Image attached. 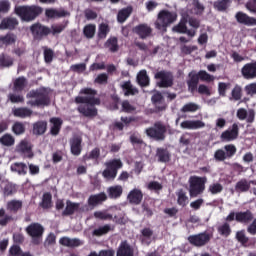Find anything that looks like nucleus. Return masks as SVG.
Wrapping results in <instances>:
<instances>
[{
    "mask_svg": "<svg viewBox=\"0 0 256 256\" xmlns=\"http://www.w3.org/2000/svg\"><path fill=\"white\" fill-rule=\"evenodd\" d=\"M80 95L76 96L74 102L78 105L77 111L83 117L88 119H93L99 114L97 106L101 105V98L95 97L97 95V90L93 88H82L80 90Z\"/></svg>",
    "mask_w": 256,
    "mask_h": 256,
    "instance_id": "obj_1",
    "label": "nucleus"
},
{
    "mask_svg": "<svg viewBox=\"0 0 256 256\" xmlns=\"http://www.w3.org/2000/svg\"><path fill=\"white\" fill-rule=\"evenodd\" d=\"M26 105L28 107H49L51 105V98L49 94L43 89L30 90L26 94Z\"/></svg>",
    "mask_w": 256,
    "mask_h": 256,
    "instance_id": "obj_2",
    "label": "nucleus"
},
{
    "mask_svg": "<svg viewBox=\"0 0 256 256\" xmlns=\"http://www.w3.org/2000/svg\"><path fill=\"white\" fill-rule=\"evenodd\" d=\"M14 11L22 21H26L27 23L35 20L43 12L39 6H16Z\"/></svg>",
    "mask_w": 256,
    "mask_h": 256,
    "instance_id": "obj_3",
    "label": "nucleus"
},
{
    "mask_svg": "<svg viewBox=\"0 0 256 256\" xmlns=\"http://www.w3.org/2000/svg\"><path fill=\"white\" fill-rule=\"evenodd\" d=\"M25 231L29 237H31L32 245H41L43 243V235L45 233V227L39 222H33L25 228Z\"/></svg>",
    "mask_w": 256,
    "mask_h": 256,
    "instance_id": "obj_4",
    "label": "nucleus"
},
{
    "mask_svg": "<svg viewBox=\"0 0 256 256\" xmlns=\"http://www.w3.org/2000/svg\"><path fill=\"white\" fill-rule=\"evenodd\" d=\"M188 183L190 197H199V195H203L205 191L207 177L191 176Z\"/></svg>",
    "mask_w": 256,
    "mask_h": 256,
    "instance_id": "obj_5",
    "label": "nucleus"
},
{
    "mask_svg": "<svg viewBox=\"0 0 256 256\" xmlns=\"http://www.w3.org/2000/svg\"><path fill=\"white\" fill-rule=\"evenodd\" d=\"M147 137L154 141H165L167 138V126L163 122H155L152 127L145 130Z\"/></svg>",
    "mask_w": 256,
    "mask_h": 256,
    "instance_id": "obj_6",
    "label": "nucleus"
},
{
    "mask_svg": "<svg viewBox=\"0 0 256 256\" xmlns=\"http://www.w3.org/2000/svg\"><path fill=\"white\" fill-rule=\"evenodd\" d=\"M104 165L106 169H104V171L102 172V176L104 177V179H108V181H114V179L117 177L119 169H123V161L117 158L105 162Z\"/></svg>",
    "mask_w": 256,
    "mask_h": 256,
    "instance_id": "obj_7",
    "label": "nucleus"
},
{
    "mask_svg": "<svg viewBox=\"0 0 256 256\" xmlns=\"http://www.w3.org/2000/svg\"><path fill=\"white\" fill-rule=\"evenodd\" d=\"M175 21H177V14L175 12L163 10L158 14L155 27L159 31H167V27H169L171 23H175Z\"/></svg>",
    "mask_w": 256,
    "mask_h": 256,
    "instance_id": "obj_8",
    "label": "nucleus"
},
{
    "mask_svg": "<svg viewBox=\"0 0 256 256\" xmlns=\"http://www.w3.org/2000/svg\"><path fill=\"white\" fill-rule=\"evenodd\" d=\"M253 219H255V216L251 210L240 211L236 213L231 211L225 218V221H227V223L236 221L237 223H242V225H249Z\"/></svg>",
    "mask_w": 256,
    "mask_h": 256,
    "instance_id": "obj_9",
    "label": "nucleus"
},
{
    "mask_svg": "<svg viewBox=\"0 0 256 256\" xmlns=\"http://www.w3.org/2000/svg\"><path fill=\"white\" fill-rule=\"evenodd\" d=\"M237 153V147L234 144L225 145L223 148L217 149L214 152V159L218 163L226 161V159H233Z\"/></svg>",
    "mask_w": 256,
    "mask_h": 256,
    "instance_id": "obj_10",
    "label": "nucleus"
},
{
    "mask_svg": "<svg viewBox=\"0 0 256 256\" xmlns=\"http://www.w3.org/2000/svg\"><path fill=\"white\" fill-rule=\"evenodd\" d=\"M213 235L211 233L205 231L199 234L190 235L188 237V241L190 245L194 247H205V245L209 244Z\"/></svg>",
    "mask_w": 256,
    "mask_h": 256,
    "instance_id": "obj_11",
    "label": "nucleus"
},
{
    "mask_svg": "<svg viewBox=\"0 0 256 256\" xmlns=\"http://www.w3.org/2000/svg\"><path fill=\"white\" fill-rule=\"evenodd\" d=\"M151 103L154 106L155 113L167 111V102H165V97H163V94L160 91L153 92Z\"/></svg>",
    "mask_w": 256,
    "mask_h": 256,
    "instance_id": "obj_12",
    "label": "nucleus"
},
{
    "mask_svg": "<svg viewBox=\"0 0 256 256\" xmlns=\"http://www.w3.org/2000/svg\"><path fill=\"white\" fill-rule=\"evenodd\" d=\"M187 21H189V15L182 13V19L180 20L179 24L172 28V31L175 33H186L188 37H195L197 32L195 30H188L187 29Z\"/></svg>",
    "mask_w": 256,
    "mask_h": 256,
    "instance_id": "obj_13",
    "label": "nucleus"
},
{
    "mask_svg": "<svg viewBox=\"0 0 256 256\" xmlns=\"http://www.w3.org/2000/svg\"><path fill=\"white\" fill-rule=\"evenodd\" d=\"M155 79H160L158 87L167 89V87H173V76L169 72L159 71L155 74Z\"/></svg>",
    "mask_w": 256,
    "mask_h": 256,
    "instance_id": "obj_14",
    "label": "nucleus"
},
{
    "mask_svg": "<svg viewBox=\"0 0 256 256\" xmlns=\"http://www.w3.org/2000/svg\"><path fill=\"white\" fill-rule=\"evenodd\" d=\"M239 137V125L234 123L231 129H227L220 135V139L223 142L229 143L230 141H235Z\"/></svg>",
    "mask_w": 256,
    "mask_h": 256,
    "instance_id": "obj_15",
    "label": "nucleus"
},
{
    "mask_svg": "<svg viewBox=\"0 0 256 256\" xmlns=\"http://www.w3.org/2000/svg\"><path fill=\"white\" fill-rule=\"evenodd\" d=\"M81 204L72 202L71 200L66 201V207L64 211L62 212L63 217H69L71 215H74L76 211L83 212L85 211L84 207H80Z\"/></svg>",
    "mask_w": 256,
    "mask_h": 256,
    "instance_id": "obj_16",
    "label": "nucleus"
},
{
    "mask_svg": "<svg viewBox=\"0 0 256 256\" xmlns=\"http://www.w3.org/2000/svg\"><path fill=\"white\" fill-rule=\"evenodd\" d=\"M116 256H135V249L127 240H124L120 243Z\"/></svg>",
    "mask_w": 256,
    "mask_h": 256,
    "instance_id": "obj_17",
    "label": "nucleus"
},
{
    "mask_svg": "<svg viewBox=\"0 0 256 256\" xmlns=\"http://www.w3.org/2000/svg\"><path fill=\"white\" fill-rule=\"evenodd\" d=\"M127 200L131 205H141L143 201V191L141 189H132L127 196Z\"/></svg>",
    "mask_w": 256,
    "mask_h": 256,
    "instance_id": "obj_18",
    "label": "nucleus"
},
{
    "mask_svg": "<svg viewBox=\"0 0 256 256\" xmlns=\"http://www.w3.org/2000/svg\"><path fill=\"white\" fill-rule=\"evenodd\" d=\"M81 143H83V139L79 136L70 139V151L75 157H79V155H81V151H83Z\"/></svg>",
    "mask_w": 256,
    "mask_h": 256,
    "instance_id": "obj_19",
    "label": "nucleus"
},
{
    "mask_svg": "<svg viewBox=\"0 0 256 256\" xmlns=\"http://www.w3.org/2000/svg\"><path fill=\"white\" fill-rule=\"evenodd\" d=\"M12 115L18 119H27L33 116V110L28 107H18L12 109Z\"/></svg>",
    "mask_w": 256,
    "mask_h": 256,
    "instance_id": "obj_20",
    "label": "nucleus"
},
{
    "mask_svg": "<svg viewBox=\"0 0 256 256\" xmlns=\"http://www.w3.org/2000/svg\"><path fill=\"white\" fill-rule=\"evenodd\" d=\"M180 127L181 129L189 130L203 129V127H205V122L201 120H186L181 122Z\"/></svg>",
    "mask_w": 256,
    "mask_h": 256,
    "instance_id": "obj_21",
    "label": "nucleus"
},
{
    "mask_svg": "<svg viewBox=\"0 0 256 256\" xmlns=\"http://www.w3.org/2000/svg\"><path fill=\"white\" fill-rule=\"evenodd\" d=\"M235 18L242 25H247L248 27H253L256 25V18L250 17L243 12L236 13Z\"/></svg>",
    "mask_w": 256,
    "mask_h": 256,
    "instance_id": "obj_22",
    "label": "nucleus"
},
{
    "mask_svg": "<svg viewBox=\"0 0 256 256\" xmlns=\"http://www.w3.org/2000/svg\"><path fill=\"white\" fill-rule=\"evenodd\" d=\"M51 127H50V135L53 137H57L59 133H61V127H63V120L59 117H53L50 119Z\"/></svg>",
    "mask_w": 256,
    "mask_h": 256,
    "instance_id": "obj_23",
    "label": "nucleus"
},
{
    "mask_svg": "<svg viewBox=\"0 0 256 256\" xmlns=\"http://www.w3.org/2000/svg\"><path fill=\"white\" fill-rule=\"evenodd\" d=\"M156 157L159 163H169L171 161V152L167 148L159 147L156 149Z\"/></svg>",
    "mask_w": 256,
    "mask_h": 256,
    "instance_id": "obj_24",
    "label": "nucleus"
},
{
    "mask_svg": "<svg viewBox=\"0 0 256 256\" xmlns=\"http://www.w3.org/2000/svg\"><path fill=\"white\" fill-rule=\"evenodd\" d=\"M106 199L107 194H105L104 192L90 195L88 198V205L90 207H97V205H101V203L105 202Z\"/></svg>",
    "mask_w": 256,
    "mask_h": 256,
    "instance_id": "obj_25",
    "label": "nucleus"
},
{
    "mask_svg": "<svg viewBox=\"0 0 256 256\" xmlns=\"http://www.w3.org/2000/svg\"><path fill=\"white\" fill-rule=\"evenodd\" d=\"M30 29L34 37H43V35H49V33H51V28L41 24H34Z\"/></svg>",
    "mask_w": 256,
    "mask_h": 256,
    "instance_id": "obj_26",
    "label": "nucleus"
},
{
    "mask_svg": "<svg viewBox=\"0 0 256 256\" xmlns=\"http://www.w3.org/2000/svg\"><path fill=\"white\" fill-rule=\"evenodd\" d=\"M106 193L109 199H120V197L123 195V186H110L107 188Z\"/></svg>",
    "mask_w": 256,
    "mask_h": 256,
    "instance_id": "obj_27",
    "label": "nucleus"
},
{
    "mask_svg": "<svg viewBox=\"0 0 256 256\" xmlns=\"http://www.w3.org/2000/svg\"><path fill=\"white\" fill-rule=\"evenodd\" d=\"M60 245H63V247H81L83 245V242L79 238H69V237H62L59 240Z\"/></svg>",
    "mask_w": 256,
    "mask_h": 256,
    "instance_id": "obj_28",
    "label": "nucleus"
},
{
    "mask_svg": "<svg viewBox=\"0 0 256 256\" xmlns=\"http://www.w3.org/2000/svg\"><path fill=\"white\" fill-rule=\"evenodd\" d=\"M47 132V121L40 120L33 124L32 133L33 135H45Z\"/></svg>",
    "mask_w": 256,
    "mask_h": 256,
    "instance_id": "obj_29",
    "label": "nucleus"
},
{
    "mask_svg": "<svg viewBox=\"0 0 256 256\" xmlns=\"http://www.w3.org/2000/svg\"><path fill=\"white\" fill-rule=\"evenodd\" d=\"M134 31L141 37V39H147L151 35V27L147 24L138 25L134 28Z\"/></svg>",
    "mask_w": 256,
    "mask_h": 256,
    "instance_id": "obj_30",
    "label": "nucleus"
},
{
    "mask_svg": "<svg viewBox=\"0 0 256 256\" xmlns=\"http://www.w3.org/2000/svg\"><path fill=\"white\" fill-rule=\"evenodd\" d=\"M242 75L244 79H255L256 65H244L242 68Z\"/></svg>",
    "mask_w": 256,
    "mask_h": 256,
    "instance_id": "obj_31",
    "label": "nucleus"
},
{
    "mask_svg": "<svg viewBox=\"0 0 256 256\" xmlns=\"http://www.w3.org/2000/svg\"><path fill=\"white\" fill-rule=\"evenodd\" d=\"M177 196V204L180 207H187L189 205V196H187V192L185 190L180 189L176 192Z\"/></svg>",
    "mask_w": 256,
    "mask_h": 256,
    "instance_id": "obj_32",
    "label": "nucleus"
},
{
    "mask_svg": "<svg viewBox=\"0 0 256 256\" xmlns=\"http://www.w3.org/2000/svg\"><path fill=\"white\" fill-rule=\"evenodd\" d=\"M19 25V21L15 18H4L0 23V29H15Z\"/></svg>",
    "mask_w": 256,
    "mask_h": 256,
    "instance_id": "obj_33",
    "label": "nucleus"
},
{
    "mask_svg": "<svg viewBox=\"0 0 256 256\" xmlns=\"http://www.w3.org/2000/svg\"><path fill=\"white\" fill-rule=\"evenodd\" d=\"M249 189H251V183L245 178L238 181L235 185V191H237V193H247Z\"/></svg>",
    "mask_w": 256,
    "mask_h": 256,
    "instance_id": "obj_34",
    "label": "nucleus"
},
{
    "mask_svg": "<svg viewBox=\"0 0 256 256\" xmlns=\"http://www.w3.org/2000/svg\"><path fill=\"white\" fill-rule=\"evenodd\" d=\"M45 13L46 17H49V19H57V17H67V15H69V13L63 9H47Z\"/></svg>",
    "mask_w": 256,
    "mask_h": 256,
    "instance_id": "obj_35",
    "label": "nucleus"
},
{
    "mask_svg": "<svg viewBox=\"0 0 256 256\" xmlns=\"http://www.w3.org/2000/svg\"><path fill=\"white\" fill-rule=\"evenodd\" d=\"M20 209H23V201L21 200H11L7 203V210L10 213H18Z\"/></svg>",
    "mask_w": 256,
    "mask_h": 256,
    "instance_id": "obj_36",
    "label": "nucleus"
},
{
    "mask_svg": "<svg viewBox=\"0 0 256 256\" xmlns=\"http://www.w3.org/2000/svg\"><path fill=\"white\" fill-rule=\"evenodd\" d=\"M122 89L126 97H129V95H137V93H139V90L133 87L130 81L124 82V84L122 85Z\"/></svg>",
    "mask_w": 256,
    "mask_h": 256,
    "instance_id": "obj_37",
    "label": "nucleus"
},
{
    "mask_svg": "<svg viewBox=\"0 0 256 256\" xmlns=\"http://www.w3.org/2000/svg\"><path fill=\"white\" fill-rule=\"evenodd\" d=\"M110 231H113V228H111V225L106 224L104 226H100L97 229H94L92 232V235L95 237H103V235H107Z\"/></svg>",
    "mask_w": 256,
    "mask_h": 256,
    "instance_id": "obj_38",
    "label": "nucleus"
},
{
    "mask_svg": "<svg viewBox=\"0 0 256 256\" xmlns=\"http://www.w3.org/2000/svg\"><path fill=\"white\" fill-rule=\"evenodd\" d=\"M0 144H2L4 147H13V145H15V137L9 133H6L0 137Z\"/></svg>",
    "mask_w": 256,
    "mask_h": 256,
    "instance_id": "obj_39",
    "label": "nucleus"
},
{
    "mask_svg": "<svg viewBox=\"0 0 256 256\" xmlns=\"http://www.w3.org/2000/svg\"><path fill=\"white\" fill-rule=\"evenodd\" d=\"M17 36L12 33H8L4 36H0V44L1 45H13V43H16Z\"/></svg>",
    "mask_w": 256,
    "mask_h": 256,
    "instance_id": "obj_40",
    "label": "nucleus"
},
{
    "mask_svg": "<svg viewBox=\"0 0 256 256\" xmlns=\"http://www.w3.org/2000/svg\"><path fill=\"white\" fill-rule=\"evenodd\" d=\"M241 97H243V88L236 84L232 89L230 101H241Z\"/></svg>",
    "mask_w": 256,
    "mask_h": 256,
    "instance_id": "obj_41",
    "label": "nucleus"
},
{
    "mask_svg": "<svg viewBox=\"0 0 256 256\" xmlns=\"http://www.w3.org/2000/svg\"><path fill=\"white\" fill-rule=\"evenodd\" d=\"M132 12H133V8L131 7H127L120 10L117 16L119 23H125V21H127L129 15H131Z\"/></svg>",
    "mask_w": 256,
    "mask_h": 256,
    "instance_id": "obj_42",
    "label": "nucleus"
},
{
    "mask_svg": "<svg viewBox=\"0 0 256 256\" xmlns=\"http://www.w3.org/2000/svg\"><path fill=\"white\" fill-rule=\"evenodd\" d=\"M137 82L140 87H147V85H149V76H147V71L142 70L139 72Z\"/></svg>",
    "mask_w": 256,
    "mask_h": 256,
    "instance_id": "obj_43",
    "label": "nucleus"
},
{
    "mask_svg": "<svg viewBox=\"0 0 256 256\" xmlns=\"http://www.w3.org/2000/svg\"><path fill=\"white\" fill-rule=\"evenodd\" d=\"M200 107L198 104L193 103V102H189L187 104H185L181 109V113H195L197 111H199Z\"/></svg>",
    "mask_w": 256,
    "mask_h": 256,
    "instance_id": "obj_44",
    "label": "nucleus"
},
{
    "mask_svg": "<svg viewBox=\"0 0 256 256\" xmlns=\"http://www.w3.org/2000/svg\"><path fill=\"white\" fill-rule=\"evenodd\" d=\"M26 131L25 124L23 122L16 121L12 125V132L14 135H23Z\"/></svg>",
    "mask_w": 256,
    "mask_h": 256,
    "instance_id": "obj_45",
    "label": "nucleus"
},
{
    "mask_svg": "<svg viewBox=\"0 0 256 256\" xmlns=\"http://www.w3.org/2000/svg\"><path fill=\"white\" fill-rule=\"evenodd\" d=\"M217 231L222 237H229V235H231V225L225 222L222 225L218 226Z\"/></svg>",
    "mask_w": 256,
    "mask_h": 256,
    "instance_id": "obj_46",
    "label": "nucleus"
},
{
    "mask_svg": "<svg viewBox=\"0 0 256 256\" xmlns=\"http://www.w3.org/2000/svg\"><path fill=\"white\" fill-rule=\"evenodd\" d=\"M95 31H97L95 24H88L83 29V33L87 39H93L95 37Z\"/></svg>",
    "mask_w": 256,
    "mask_h": 256,
    "instance_id": "obj_47",
    "label": "nucleus"
},
{
    "mask_svg": "<svg viewBox=\"0 0 256 256\" xmlns=\"http://www.w3.org/2000/svg\"><path fill=\"white\" fill-rule=\"evenodd\" d=\"M53 199V196L51 193L47 192L43 194L42 202L40 203V206L42 209H51V201Z\"/></svg>",
    "mask_w": 256,
    "mask_h": 256,
    "instance_id": "obj_48",
    "label": "nucleus"
},
{
    "mask_svg": "<svg viewBox=\"0 0 256 256\" xmlns=\"http://www.w3.org/2000/svg\"><path fill=\"white\" fill-rule=\"evenodd\" d=\"M121 105H122V108H121L122 113L130 114V113H135V111H137V107L132 105L131 102H129V100H124Z\"/></svg>",
    "mask_w": 256,
    "mask_h": 256,
    "instance_id": "obj_49",
    "label": "nucleus"
},
{
    "mask_svg": "<svg viewBox=\"0 0 256 256\" xmlns=\"http://www.w3.org/2000/svg\"><path fill=\"white\" fill-rule=\"evenodd\" d=\"M188 89L190 93H195L197 91V85H199V76L193 75L187 82Z\"/></svg>",
    "mask_w": 256,
    "mask_h": 256,
    "instance_id": "obj_50",
    "label": "nucleus"
},
{
    "mask_svg": "<svg viewBox=\"0 0 256 256\" xmlns=\"http://www.w3.org/2000/svg\"><path fill=\"white\" fill-rule=\"evenodd\" d=\"M236 239L238 243H241L243 247H247V243H249V237L245 235V230H240L236 233Z\"/></svg>",
    "mask_w": 256,
    "mask_h": 256,
    "instance_id": "obj_51",
    "label": "nucleus"
},
{
    "mask_svg": "<svg viewBox=\"0 0 256 256\" xmlns=\"http://www.w3.org/2000/svg\"><path fill=\"white\" fill-rule=\"evenodd\" d=\"M195 76L198 77V81L200 79V81H206V83H211L215 79L212 75H210L206 71H200L198 72V74H195Z\"/></svg>",
    "mask_w": 256,
    "mask_h": 256,
    "instance_id": "obj_52",
    "label": "nucleus"
},
{
    "mask_svg": "<svg viewBox=\"0 0 256 256\" xmlns=\"http://www.w3.org/2000/svg\"><path fill=\"white\" fill-rule=\"evenodd\" d=\"M27 84V79L25 77H19L14 81V89L15 91H23L25 89V85Z\"/></svg>",
    "mask_w": 256,
    "mask_h": 256,
    "instance_id": "obj_53",
    "label": "nucleus"
},
{
    "mask_svg": "<svg viewBox=\"0 0 256 256\" xmlns=\"http://www.w3.org/2000/svg\"><path fill=\"white\" fill-rule=\"evenodd\" d=\"M95 219H101V221H111L113 220V215L103 212V211H96L94 212Z\"/></svg>",
    "mask_w": 256,
    "mask_h": 256,
    "instance_id": "obj_54",
    "label": "nucleus"
},
{
    "mask_svg": "<svg viewBox=\"0 0 256 256\" xmlns=\"http://www.w3.org/2000/svg\"><path fill=\"white\" fill-rule=\"evenodd\" d=\"M108 33H109V25H107L106 23L100 24L98 28L99 39H105Z\"/></svg>",
    "mask_w": 256,
    "mask_h": 256,
    "instance_id": "obj_55",
    "label": "nucleus"
},
{
    "mask_svg": "<svg viewBox=\"0 0 256 256\" xmlns=\"http://www.w3.org/2000/svg\"><path fill=\"white\" fill-rule=\"evenodd\" d=\"M99 157H101V149L96 147L90 151L89 155L86 157V160L98 161Z\"/></svg>",
    "mask_w": 256,
    "mask_h": 256,
    "instance_id": "obj_56",
    "label": "nucleus"
},
{
    "mask_svg": "<svg viewBox=\"0 0 256 256\" xmlns=\"http://www.w3.org/2000/svg\"><path fill=\"white\" fill-rule=\"evenodd\" d=\"M231 87V83L219 82L218 84V93L220 97H226L227 89Z\"/></svg>",
    "mask_w": 256,
    "mask_h": 256,
    "instance_id": "obj_57",
    "label": "nucleus"
},
{
    "mask_svg": "<svg viewBox=\"0 0 256 256\" xmlns=\"http://www.w3.org/2000/svg\"><path fill=\"white\" fill-rule=\"evenodd\" d=\"M199 95H206V97H211V95L213 94L211 92V87L205 85V84H200L198 86V89H197Z\"/></svg>",
    "mask_w": 256,
    "mask_h": 256,
    "instance_id": "obj_58",
    "label": "nucleus"
},
{
    "mask_svg": "<svg viewBox=\"0 0 256 256\" xmlns=\"http://www.w3.org/2000/svg\"><path fill=\"white\" fill-rule=\"evenodd\" d=\"M229 5H231V0H222L214 3L215 9L218 11H225Z\"/></svg>",
    "mask_w": 256,
    "mask_h": 256,
    "instance_id": "obj_59",
    "label": "nucleus"
},
{
    "mask_svg": "<svg viewBox=\"0 0 256 256\" xmlns=\"http://www.w3.org/2000/svg\"><path fill=\"white\" fill-rule=\"evenodd\" d=\"M105 45L107 49H109V51H112L113 53H115V51L119 49V46L117 45V38L108 39Z\"/></svg>",
    "mask_w": 256,
    "mask_h": 256,
    "instance_id": "obj_60",
    "label": "nucleus"
},
{
    "mask_svg": "<svg viewBox=\"0 0 256 256\" xmlns=\"http://www.w3.org/2000/svg\"><path fill=\"white\" fill-rule=\"evenodd\" d=\"M208 191L212 195H218V193H221L223 191V185H221L220 183H214L209 186Z\"/></svg>",
    "mask_w": 256,
    "mask_h": 256,
    "instance_id": "obj_61",
    "label": "nucleus"
},
{
    "mask_svg": "<svg viewBox=\"0 0 256 256\" xmlns=\"http://www.w3.org/2000/svg\"><path fill=\"white\" fill-rule=\"evenodd\" d=\"M65 30V24H53L50 29L52 35H59V33Z\"/></svg>",
    "mask_w": 256,
    "mask_h": 256,
    "instance_id": "obj_62",
    "label": "nucleus"
},
{
    "mask_svg": "<svg viewBox=\"0 0 256 256\" xmlns=\"http://www.w3.org/2000/svg\"><path fill=\"white\" fill-rule=\"evenodd\" d=\"M244 91H246V95H250V97L256 95V82L246 85Z\"/></svg>",
    "mask_w": 256,
    "mask_h": 256,
    "instance_id": "obj_63",
    "label": "nucleus"
},
{
    "mask_svg": "<svg viewBox=\"0 0 256 256\" xmlns=\"http://www.w3.org/2000/svg\"><path fill=\"white\" fill-rule=\"evenodd\" d=\"M23 253V250H21V246L19 245H13L9 249V256H20Z\"/></svg>",
    "mask_w": 256,
    "mask_h": 256,
    "instance_id": "obj_64",
    "label": "nucleus"
}]
</instances>
